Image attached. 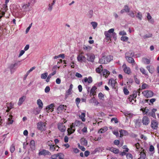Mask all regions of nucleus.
<instances>
[{"label": "nucleus", "instance_id": "obj_23", "mask_svg": "<svg viewBox=\"0 0 159 159\" xmlns=\"http://www.w3.org/2000/svg\"><path fill=\"white\" fill-rule=\"evenodd\" d=\"M140 157L139 159H147L146 158V155L144 152V150H143L140 153Z\"/></svg>", "mask_w": 159, "mask_h": 159}, {"label": "nucleus", "instance_id": "obj_3", "mask_svg": "<svg viewBox=\"0 0 159 159\" xmlns=\"http://www.w3.org/2000/svg\"><path fill=\"white\" fill-rule=\"evenodd\" d=\"M46 122H43L41 121L39 122L37 124V128L40 131H45L46 129Z\"/></svg>", "mask_w": 159, "mask_h": 159}, {"label": "nucleus", "instance_id": "obj_43", "mask_svg": "<svg viewBox=\"0 0 159 159\" xmlns=\"http://www.w3.org/2000/svg\"><path fill=\"white\" fill-rule=\"evenodd\" d=\"M149 151L150 152H152V154L154 153V148L152 145H151L149 148Z\"/></svg>", "mask_w": 159, "mask_h": 159}, {"label": "nucleus", "instance_id": "obj_59", "mask_svg": "<svg viewBox=\"0 0 159 159\" xmlns=\"http://www.w3.org/2000/svg\"><path fill=\"white\" fill-rule=\"evenodd\" d=\"M124 9L125 10V12L128 13L130 10V9L128 6L125 5L124 6Z\"/></svg>", "mask_w": 159, "mask_h": 159}, {"label": "nucleus", "instance_id": "obj_26", "mask_svg": "<svg viewBox=\"0 0 159 159\" xmlns=\"http://www.w3.org/2000/svg\"><path fill=\"white\" fill-rule=\"evenodd\" d=\"M37 103L40 109H42L43 107V104L41 100L40 99H39L37 100Z\"/></svg>", "mask_w": 159, "mask_h": 159}, {"label": "nucleus", "instance_id": "obj_34", "mask_svg": "<svg viewBox=\"0 0 159 159\" xmlns=\"http://www.w3.org/2000/svg\"><path fill=\"white\" fill-rule=\"evenodd\" d=\"M83 49L88 52L90 51L92 49V47L88 45H84L83 47Z\"/></svg>", "mask_w": 159, "mask_h": 159}, {"label": "nucleus", "instance_id": "obj_27", "mask_svg": "<svg viewBox=\"0 0 159 159\" xmlns=\"http://www.w3.org/2000/svg\"><path fill=\"white\" fill-rule=\"evenodd\" d=\"M147 18L150 23L152 24L154 23V20L152 18L151 16L149 13H148L147 14Z\"/></svg>", "mask_w": 159, "mask_h": 159}, {"label": "nucleus", "instance_id": "obj_61", "mask_svg": "<svg viewBox=\"0 0 159 159\" xmlns=\"http://www.w3.org/2000/svg\"><path fill=\"white\" fill-rule=\"evenodd\" d=\"M56 70H55L53 72L51 73L50 74H49L48 76L49 77V78H51L52 76L56 74Z\"/></svg>", "mask_w": 159, "mask_h": 159}, {"label": "nucleus", "instance_id": "obj_1", "mask_svg": "<svg viewBox=\"0 0 159 159\" xmlns=\"http://www.w3.org/2000/svg\"><path fill=\"white\" fill-rule=\"evenodd\" d=\"M114 29L113 28H111L109 29L107 31H105L104 32V34L105 36L104 40L105 41L107 42L111 41V35H112L113 38L116 39V34L114 32Z\"/></svg>", "mask_w": 159, "mask_h": 159}, {"label": "nucleus", "instance_id": "obj_38", "mask_svg": "<svg viewBox=\"0 0 159 159\" xmlns=\"http://www.w3.org/2000/svg\"><path fill=\"white\" fill-rule=\"evenodd\" d=\"M135 146L136 147V151H139L140 152L142 151H143V150H142V149L140 147L139 144V143H138L137 144H136L135 145Z\"/></svg>", "mask_w": 159, "mask_h": 159}, {"label": "nucleus", "instance_id": "obj_60", "mask_svg": "<svg viewBox=\"0 0 159 159\" xmlns=\"http://www.w3.org/2000/svg\"><path fill=\"white\" fill-rule=\"evenodd\" d=\"M54 4H53V2L51 4H49L48 6V10L50 11H51L52 8V6Z\"/></svg>", "mask_w": 159, "mask_h": 159}, {"label": "nucleus", "instance_id": "obj_36", "mask_svg": "<svg viewBox=\"0 0 159 159\" xmlns=\"http://www.w3.org/2000/svg\"><path fill=\"white\" fill-rule=\"evenodd\" d=\"M103 70V68L102 65H100L96 69V71L97 73H99L101 71H102Z\"/></svg>", "mask_w": 159, "mask_h": 159}, {"label": "nucleus", "instance_id": "obj_55", "mask_svg": "<svg viewBox=\"0 0 159 159\" xmlns=\"http://www.w3.org/2000/svg\"><path fill=\"white\" fill-rule=\"evenodd\" d=\"M137 95V93L136 91H134L133 92V94L131 95L132 97L133 98L135 99L136 98Z\"/></svg>", "mask_w": 159, "mask_h": 159}, {"label": "nucleus", "instance_id": "obj_9", "mask_svg": "<svg viewBox=\"0 0 159 159\" xmlns=\"http://www.w3.org/2000/svg\"><path fill=\"white\" fill-rule=\"evenodd\" d=\"M108 84L109 85H110L112 88H114L117 84V83L115 80L112 78L109 80Z\"/></svg>", "mask_w": 159, "mask_h": 159}, {"label": "nucleus", "instance_id": "obj_11", "mask_svg": "<svg viewBox=\"0 0 159 159\" xmlns=\"http://www.w3.org/2000/svg\"><path fill=\"white\" fill-rule=\"evenodd\" d=\"M158 126V123L156 120H153L151 121V127L154 129H157Z\"/></svg>", "mask_w": 159, "mask_h": 159}, {"label": "nucleus", "instance_id": "obj_30", "mask_svg": "<svg viewBox=\"0 0 159 159\" xmlns=\"http://www.w3.org/2000/svg\"><path fill=\"white\" fill-rule=\"evenodd\" d=\"M102 71L103 75L106 78H107L108 77V76L110 74V72L109 71L105 69L103 70Z\"/></svg>", "mask_w": 159, "mask_h": 159}, {"label": "nucleus", "instance_id": "obj_17", "mask_svg": "<svg viewBox=\"0 0 159 159\" xmlns=\"http://www.w3.org/2000/svg\"><path fill=\"white\" fill-rule=\"evenodd\" d=\"M26 96H23L22 97H20L19 98L18 102V105L19 106L21 105L24 102L25 99H26Z\"/></svg>", "mask_w": 159, "mask_h": 159}, {"label": "nucleus", "instance_id": "obj_41", "mask_svg": "<svg viewBox=\"0 0 159 159\" xmlns=\"http://www.w3.org/2000/svg\"><path fill=\"white\" fill-rule=\"evenodd\" d=\"M41 109H40L39 107V108H36L34 111V113L35 115H37L39 114L41 111Z\"/></svg>", "mask_w": 159, "mask_h": 159}, {"label": "nucleus", "instance_id": "obj_21", "mask_svg": "<svg viewBox=\"0 0 159 159\" xmlns=\"http://www.w3.org/2000/svg\"><path fill=\"white\" fill-rule=\"evenodd\" d=\"M108 130V128L107 126H104L100 129L98 131V133L99 134H102L105 133Z\"/></svg>", "mask_w": 159, "mask_h": 159}, {"label": "nucleus", "instance_id": "obj_20", "mask_svg": "<svg viewBox=\"0 0 159 159\" xmlns=\"http://www.w3.org/2000/svg\"><path fill=\"white\" fill-rule=\"evenodd\" d=\"M147 68L150 73L152 74L154 73L155 69L153 66H147Z\"/></svg>", "mask_w": 159, "mask_h": 159}, {"label": "nucleus", "instance_id": "obj_49", "mask_svg": "<svg viewBox=\"0 0 159 159\" xmlns=\"http://www.w3.org/2000/svg\"><path fill=\"white\" fill-rule=\"evenodd\" d=\"M81 143L84 145H87V141L85 139H83L81 140Z\"/></svg>", "mask_w": 159, "mask_h": 159}, {"label": "nucleus", "instance_id": "obj_39", "mask_svg": "<svg viewBox=\"0 0 159 159\" xmlns=\"http://www.w3.org/2000/svg\"><path fill=\"white\" fill-rule=\"evenodd\" d=\"M97 89V88L95 86H93L91 88L90 90V94H91L93 95L94 93L96 92V90Z\"/></svg>", "mask_w": 159, "mask_h": 159}, {"label": "nucleus", "instance_id": "obj_56", "mask_svg": "<svg viewBox=\"0 0 159 159\" xmlns=\"http://www.w3.org/2000/svg\"><path fill=\"white\" fill-rule=\"evenodd\" d=\"M121 40L123 41H126L128 40V38L127 36H122L120 38Z\"/></svg>", "mask_w": 159, "mask_h": 159}, {"label": "nucleus", "instance_id": "obj_6", "mask_svg": "<svg viewBox=\"0 0 159 159\" xmlns=\"http://www.w3.org/2000/svg\"><path fill=\"white\" fill-rule=\"evenodd\" d=\"M38 154L39 156H50L51 155V153L48 151L46 150L45 149H42L40 150H39Z\"/></svg>", "mask_w": 159, "mask_h": 159}, {"label": "nucleus", "instance_id": "obj_10", "mask_svg": "<svg viewBox=\"0 0 159 159\" xmlns=\"http://www.w3.org/2000/svg\"><path fill=\"white\" fill-rule=\"evenodd\" d=\"M58 128L59 129L61 132H64L66 131V127L63 125V123H59L58 124Z\"/></svg>", "mask_w": 159, "mask_h": 159}, {"label": "nucleus", "instance_id": "obj_53", "mask_svg": "<svg viewBox=\"0 0 159 159\" xmlns=\"http://www.w3.org/2000/svg\"><path fill=\"white\" fill-rule=\"evenodd\" d=\"M141 72L145 75H147V73L146 72L145 70L143 68H141L140 69Z\"/></svg>", "mask_w": 159, "mask_h": 159}, {"label": "nucleus", "instance_id": "obj_63", "mask_svg": "<svg viewBox=\"0 0 159 159\" xmlns=\"http://www.w3.org/2000/svg\"><path fill=\"white\" fill-rule=\"evenodd\" d=\"M123 91L124 94L125 95H128L129 93V91L126 88H124L123 89Z\"/></svg>", "mask_w": 159, "mask_h": 159}, {"label": "nucleus", "instance_id": "obj_54", "mask_svg": "<svg viewBox=\"0 0 159 159\" xmlns=\"http://www.w3.org/2000/svg\"><path fill=\"white\" fill-rule=\"evenodd\" d=\"M72 93V90L69 89L66 91V96H68L71 94Z\"/></svg>", "mask_w": 159, "mask_h": 159}, {"label": "nucleus", "instance_id": "obj_15", "mask_svg": "<svg viewBox=\"0 0 159 159\" xmlns=\"http://www.w3.org/2000/svg\"><path fill=\"white\" fill-rule=\"evenodd\" d=\"M54 106V104L52 103L47 106L46 108L47 112L48 113L49 111L52 112L53 111Z\"/></svg>", "mask_w": 159, "mask_h": 159}, {"label": "nucleus", "instance_id": "obj_32", "mask_svg": "<svg viewBox=\"0 0 159 159\" xmlns=\"http://www.w3.org/2000/svg\"><path fill=\"white\" fill-rule=\"evenodd\" d=\"M136 13V12L134 11H132L129 10V12L128 13V15L132 18H134L135 16V14Z\"/></svg>", "mask_w": 159, "mask_h": 159}, {"label": "nucleus", "instance_id": "obj_37", "mask_svg": "<svg viewBox=\"0 0 159 159\" xmlns=\"http://www.w3.org/2000/svg\"><path fill=\"white\" fill-rule=\"evenodd\" d=\"M8 121L7 124L8 125L12 124L13 122V120L12 119V116H9L8 118Z\"/></svg>", "mask_w": 159, "mask_h": 159}, {"label": "nucleus", "instance_id": "obj_24", "mask_svg": "<svg viewBox=\"0 0 159 159\" xmlns=\"http://www.w3.org/2000/svg\"><path fill=\"white\" fill-rule=\"evenodd\" d=\"M30 2L23 3L22 6V9L25 10L30 6Z\"/></svg>", "mask_w": 159, "mask_h": 159}, {"label": "nucleus", "instance_id": "obj_45", "mask_svg": "<svg viewBox=\"0 0 159 159\" xmlns=\"http://www.w3.org/2000/svg\"><path fill=\"white\" fill-rule=\"evenodd\" d=\"M58 157L59 159H63L64 158V155L62 153H58Z\"/></svg>", "mask_w": 159, "mask_h": 159}, {"label": "nucleus", "instance_id": "obj_29", "mask_svg": "<svg viewBox=\"0 0 159 159\" xmlns=\"http://www.w3.org/2000/svg\"><path fill=\"white\" fill-rule=\"evenodd\" d=\"M79 117L80 119L83 122H84L85 121V113L82 112L81 113L80 115H79Z\"/></svg>", "mask_w": 159, "mask_h": 159}, {"label": "nucleus", "instance_id": "obj_18", "mask_svg": "<svg viewBox=\"0 0 159 159\" xmlns=\"http://www.w3.org/2000/svg\"><path fill=\"white\" fill-rule=\"evenodd\" d=\"M66 107L64 105H61L57 108V111L58 113L61 112L64 109L66 110Z\"/></svg>", "mask_w": 159, "mask_h": 159}, {"label": "nucleus", "instance_id": "obj_58", "mask_svg": "<svg viewBox=\"0 0 159 159\" xmlns=\"http://www.w3.org/2000/svg\"><path fill=\"white\" fill-rule=\"evenodd\" d=\"M127 159H132L133 156L130 153H127L126 154Z\"/></svg>", "mask_w": 159, "mask_h": 159}, {"label": "nucleus", "instance_id": "obj_62", "mask_svg": "<svg viewBox=\"0 0 159 159\" xmlns=\"http://www.w3.org/2000/svg\"><path fill=\"white\" fill-rule=\"evenodd\" d=\"M58 157V153L57 154H54L51 156V158L52 159H56Z\"/></svg>", "mask_w": 159, "mask_h": 159}, {"label": "nucleus", "instance_id": "obj_7", "mask_svg": "<svg viewBox=\"0 0 159 159\" xmlns=\"http://www.w3.org/2000/svg\"><path fill=\"white\" fill-rule=\"evenodd\" d=\"M75 127H78L79 129L81 128L83 126L84 124L81 121L76 120L74 123L72 124Z\"/></svg>", "mask_w": 159, "mask_h": 159}, {"label": "nucleus", "instance_id": "obj_13", "mask_svg": "<svg viewBox=\"0 0 159 159\" xmlns=\"http://www.w3.org/2000/svg\"><path fill=\"white\" fill-rule=\"evenodd\" d=\"M75 127L73 125V124L70 126V128H69L68 129L67 131L68 133V134H70L73 133L75 131Z\"/></svg>", "mask_w": 159, "mask_h": 159}, {"label": "nucleus", "instance_id": "obj_48", "mask_svg": "<svg viewBox=\"0 0 159 159\" xmlns=\"http://www.w3.org/2000/svg\"><path fill=\"white\" fill-rule=\"evenodd\" d=\"M15 150V146L12 144L10 147V151L11 153H13Z\"/></svg>", "mask_w": 159, "mask_h": 159}, {"label": "nucleus", "instance_id": "obj_57", "mask_svg": "<svg viewBox=\"0 0 159 159\" xmlns=\"http://www.w3.org/2000/svg\"><path fill=\"white\" fill-rule=\"evenodd\" d=\"M149 87V86L147 84L145 83L143 84L142 86V89H144L146 88H148Z\"/></svg>", "mask_w": 159, "mask_h": 159}, {"label": "nucleus", "instance_id": "obj_19", "mask_svg": "<svg viewBox=\"0 0 159 159\" xmlns=\"http://www.w3.org/2000/svg\"><path fill=\"white\" fill-rule=\"evenodd\" d=\"M30 147L31 151H33L35 150V142L34 140H32L30 141Z\"/></svg>", "mask_w": 159, "mask_h": 159}, {"label": "nucleus", "instance_id": "obj_14", "mask_svg": "<svg viewBox=\"0 0 159 159\" xmlns=\"http://www.w3.org/2000/svg\"><path fill=\"white\" fill-rule=\"evenodd\" d=\"M142 122L143 124L145 125H147L150 122L148 118L146 116H144L142 119Z\"/></svg>", "mask_w": 159, "mask_h": 159}, {"label": "nucleus", "instance_id": "obj_16", "mask_svg": "<svg viewBox=\"0 0 159 159\" xmlns=\"http://www.w3.org/2000/svg\"><path fill=\"white\" fill-rule=\"evenodd\" d=\"M77 58L78 61L80 62H85L86 61L85 57L81 55H79Z\"/></svg>", "mask_w": 159, "mask_h": 159}, {"label": "nucleus", "instance_id": "obj_5", "mask_svg": "<svg viewBox=\"0 0 159 159\" xmlns=\"http://www.w3.org/2000/svg\"><path fill=\"white\" fill-rule=\"evenodd\" d=\"M124 72L128 75L130 74L131 71L130 68L127 66L125 64H124L122 66Z\"/></svg>", "mask_w": 159, "mask_h": 159}, {"label": "nucleus", "instance_id": "obj_8", "mask_svg": "<svg viewBox=\"0 0 159 159\" xmlns=\"http://www.w3.org/2000/svg\"><path fill=\"white\" fill-rule=\"evenodd\" d=\"M87 56V60L88 61L93 62L95 58V56L94 54L88 53L86 54Z\"/></svg>", "mask_w": 159, "mask_h": 159}, {"label": "nucleus", "instance_id": "obj_4", "mask_svg": "<svg viewBox=\"0 0 159 159\" xmlns=\"http://www.w3.org/2000/svg\"><path fill=\"white\" fill-rule=\"evenodd\" d=\"M143 95L147 98L152 97L153 95V93L151 90H146L142 92Z\"/></svg>", "mask_w": 159, "mask_h": 159}, {"label": "nucleus", "instance_id": "obj_42", "mask_svg": "<svg viewBox=\"0 0 159 159\" xmlns=\"http://www.w3.org/2000/svg\"><path fill=\"white\" fill-rule=\"evenodd\" d=\"M140 110L142 111L144 114H147L149 111V110L148 109L144 108H141Z\"/></svg>", "mask_w": 159, "mask_h": 159}, {"label": "nucleus", "instance_id": "obj_28", "mask_svg": "<svg viewBox=\"0 0 159 159\" xmlns=\"http://www.w3.org/2000/svg\"><path fill=\"white\" fill-rule=\"evenodd\" d=\"M127 53L126 54V58L127 61L129 63H134V59L132 57L126 56Z\"/></svg>", "mask_w": 159, "mask_h": 159}, {"label": "nucleus", "instance_id": "obj_12", "mask_svg": "<svg viewBox=\"0 0 159 159\" xmlns=\"http://www.w3.org/2000/svg\"><path fill=\"white\" fill-rule=\"evenodd\" d=\"M18 66L19 65L18 63H16L11 64L10 66L11 73H13Z\"/></svg>", "mask_w": 159, "mask_h": 159}, {"label": "nucleus", "instance_id": "obj_33", "mask_svg": "<svg viewBox=\"0 0 159 159\" xmlns=\"http://www.w3.org/2000/svg\"><path fill=\"white\" fill-rule=\"evenodd\" d=\"M157 109L155 108H153L152 109L151 113L150 114H148L150 116H151L154 118H156V115L155 112L157 111Z\"/></svg>", "mask_w": 159, "mask_h": 159}, {"label": "nucleus", "instance_id": "obj_22", "mask_svg": "<svg viewBox=\"0 0 159 159\" xmlns=\"http://www.w3.org/2000/svg\"><path fill=\"white\" fill-rule=\"evenodd\" d=\"M120 137H122L124 135H128V133L126 130L123 129H121L120 131Z\"/></svg>", "mask_w": 159, "mask_h": 159}, {"label": "nucleus", "instance_id": "obj_50", "mask_svg": "<svg viewBox=\"0 0 159 159\" xmlns=\"http://www.w3.org/2000/svg\"><path fill=\"white\" fill-rule=\"evenodd\" d=\"M152 36V34H151L149 33L148 34H145L143 36V38L144 39L151 37Z\"/></svg>", "mask_w": 159, "mask_h": 159}, {"label": "nucleus", "instance_id": "obj_47", "mask_svg": "<svg viewBox=\"0 0 159 159\" xmlns=\"http://www.w3.org/2000/svg\"><path fill=\"white\" fill-rule=\"evenodd\" d=\"M128 100L130 102H132V103L133 104L134 103L133 101L134 102H135L136 100L133 98L132 96L131 95L128 98Z\"/></svg>", "mask_w": 159, "mask_h": 159}, {"label": "nucleus", "instance_id": "obj_31", "mask_svg": "<svg viewBox=\"0 0 159 159\" xmlns=\"http://www.w3.org/2000/svg\"><path fill=\"white\" fill-rule=\"evenodd\" d=\"M108 149H109L111 152L116 154L118 153L119 152L118 149L113 148H108Z\"/></svg>", "mask_w": 159, "mask_h": 159}, {"label": "nucleus", "instance_id": "obj_2", "mask_svg": "<svg viewBox=\"0 0 159 159\" xmlns=\"http://www.w3.org/2000/svg\"><path fill=\"white\" fill-rule=\"evenodd\" d=\"M112 59V57L110 55L102 56L99 60V62L101 64H107Z\"/></svg>", "mask_w": 159, "mask_h": 159}, {"label": "nucleus", "instance_id": "obj_52", "mask_svg": "<svg viewBox=\"0 0 159 159\" xmlns=\"http://www.w3.org/2000/svg\"><path fill=\"white\" fill-rule=\"evenodd\" d=\"M98 96L99 99L103 100L104 98V95L102 93H100L98 94Z\"/></svg>", "mask_w": 159, "mask_h": 159}, {"label": "nucleus", "instance_id": "obj_35", "mask_svg": "<svg viewBox=\"0 0 159 159\" xmlns=\"http://www.w3.org/2000/svg\"><path fill=\"white\" fill-rule=\"evenodd\" d=\"M136 17L139 20H141L142 18V15L141 13L139 11L136 12Z\"/></svg>", "mask_w": 159, "mask_h": 159}, {"label": "nucleus", "instance_id": "obj_64", "mask_svg": "<svg viewBox=\"0 0 159 159\" xmlns=\"http://www.w3.org/2000/svg\"><path fill=\"white\" fill-rule=\"evenodd\" d=\"M119 34L120 35H126V33L125 31L123 30L120 32Z\"/></svg>", "mask_w": 159, "mask_h": 159}, {"label": "nucleus", "instance_id": "obj_46", "mask_svg": "<svg viewBox=\"0 0 159 159\" xmlns=\"http://www.w3.org/2000/svg\"><path fill=\"white\" fill-rule=\"evenodd\" d=\"M48 145L50 146V150L51 151H54L56 149L54 145H50L48 144ZM57 146H56V147Z\"/></svg>", "mask_w": 159, "mask_h": 159}, {"label": "nucleus", "instance_id": "obj_44", "mask_svg": "<svg viewBox=\"0 0 159 159\" xmlns=\"http://www.w3.org/2000/svg\"><path fill=\"white\" fill-rule=\"evenodd\" d=\"M91 24L92 25L93 29H95L98 25L97 23L96 22H91Z\"/></svg>", "mask_w": 159, "mask_h": 159}, {"label": "nucleus", "instance_id": "obj_40", "mask_svg": "<svg viewBox=\"0 0 159 159\" xmlns=\"http://www.w3.org/2000/svg\"><path fill=\"white\" fill-rule=\"evenodd\" d=\"M48 73L47 72H45L42 74L41 75V78L42 79H45L48 77Z\"/></svg>", "mask_w": 159, "mask_h": 159}, {"label": "nucleus", "instance_id": "obj_25", "mask_svg": "<svg viewBox=\"0 0 159 159\" xmlns=\"http://www.w3.org/2000/svg\"><path fill=\"white\" fill-rule=\"evenodd\" d=\"M84 82L85 83L88 82V83H91L93 81L92 78L89 76L88 78L85 77L84 79Z\"/></svg>", "mask_w": 159, "mask_h": 159}, {"label": "nucleus", "instance_id": "obj_51", "mask_svg": "<svg viewBox=\"0 0 159 159\" xmlns=\"http://www.w3.org/2000/svg\"><path fill=\"white\" fill-rule=\"evenodd\" d=\"M143 61L144 63L147 64H149L150 62V60L149 59L146 58H143Z\"/></svg>", "mask_w": 159, "mask_h": 159}]
</instances>
